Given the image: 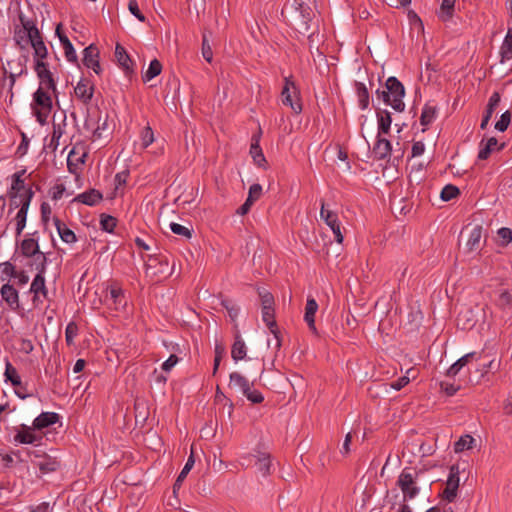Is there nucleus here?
<instances>
[{"instance_id": "f257e3e1", "label": "nucleus", "mask_w": 512, "mask_h": 512, "mask_svg": "<svg viewBox=\"0 0 512 512\" xmlns=\"http://www.w3.org/2000/svg\"><path fill=\"white\" fill-rule=\"evenodd\" d=\"M21 23L22 27L16 28L13 36L17 47L25 49L30 44L34 51L33 57H47L48 49L34 22L21 18Z\"/></svg>"}, {"instance_id": "f03ea898", "label": "nucleus", "mask_w": 512, "mask_h": 512, "mask_svg": "<svg viewBox=\"0 0 512 512\" xmlns=\"http://www.w3.org/2000/svg\"><path fill=\"white\" fill-rule=\"evenodd\" d=\"M376 95L379 99L386 104L391 106L397 112H403L405 109V103L403 97L405 95V89L402 83L396 77H389L386 80L385 88L383 90H377Z\"/></svg>"}, {"instance_id": "7ed1b4c3", "label": "nucleus", "mask_w": 512, "mask_h": 512, "mask_svg": "<svg viewBox=\"0 0 512 512\" xmlns=\"http://www.w3.org/2000/svg\"><path fill=\"white\" fill-rule=\"evenodd\" d=\"M50 91L51 89L38 88L33 94L31 109L41 125L47 122V118L52 110V96Z\"/></svg>"}, {"instance_id": "20e7f679", "label": "nucleus", "mask_w": 512, "mask_h": 512, "mask_svg": "<svg viewBox=\"0 0 512 512\" xmlns=\"http://www.w3.org/2000/svg\"><path fill=\"white\" fill-rule=\"evenodd\" d=\"M20 252L26 258H34L35 266H40L41 271L46 270L47 257L39 250L38 241L32 237L24 238L20 244Z\"/></svg>"}, {"instance_id": "39448f33", "label": "nucleus", "mask_w": 512, "mask_h": 512, "mask_svg": "<svg viewBox=\"0 0 512 512\" xmlns=\"http://www.w3.org/2000/svg\"><path fill=\"white\" fill-rule=\"evenodd\" d=\"M35 61L34 70L39 78V87L43 89H51L54 95L57 93L56 82L52 72L48 68V64L44 61L47 57H33Z\"/></svg>"}, {"instance_id": "423d86ee", "label": "nucleus", "mask_w": 512, "mask_h": 512, "mask_svg": "<svg viewBox=\"0 0 512 512\" xmlns=\"http://www.w3.org/2000/svg\"><path fill=\"white\" fill-rule=\"evenodd\" d=\"M320 218L332 230L337 243L341 244L344 239L341 222L336 212L325 207V201L321 200Z\"/></svg>"}, {"instance_id": "0eeeda50", "label": "nucleus", "mask_w": 512, "mask_h": 512, "mask_svg": "<svg viewBox=\"0 0 512 512\" xmlns=\"http://www.w3.org/2000/svg\"><path fill=\"white\" fill-rule=\"evenodd\" d=\"M397 484L403 493L404 501L413 499L418 493L414 476L409 469H404L398 477Z\"/></svg>"}, {"instance_id": "6e6552de", "label": "nucleus", "mask_w": 512, "mask_h": 512, "mask_svg": "<svg viewBox=\"0 0 512 512\" xmlns=\"http://www.w3.org/2000/svg\"><path fill=\"white\" fill-rule=\"evenodd\" d=\"M281 95L284 105L289 106L297 114L302 111L297 88L295 83L289 78H285V85L282 89Z\"/></svg>"}, {"instance_id": "1a4fd4ad", "label": "nucleus", "mask_w": 512, "mask_h": 512, "mask_svg": "<svg viewBox=\"0 0 512 512\" xmlns=\"http://www.w3.org/2000/svg\"><path fill=\"white\" fill-rule=\"evenodd\" d=\"M87 152L83 146L75 145L69 152L67 157V168L70 173L78 175L85 163Z\"/></svg>"}, {"instance_id": "9d476101", "label": "nucleus", "mask_w": 512, "mask_h": 512, "mask_svg": "<svg viewBox=\"0 0 512 512\" xmlns=\"http://www.w3.org/2000/svg\"><path fill=\"white\" fill-rule=\"evenodd\" d=\"M33 191L31 189L25 190L21 200V207L15 216L16 236H20L26 226L27 212L30 206Z\"/></svg>"}, {"instance_id": "9b49d317", "label": "nucleus", "mask_w": 512, "mask_h": 512, "mask_svg": "<svg viewBox=\"0 0 512 512\" xmlns=\"http://www.w3.org/2000/svg\"><path fill=\"white\" fill-rule=\"evenodd\" d=\"M459 487V468L456 465L451 466L446 487L442 493L443 498L448 502H453L457 496Z\"/></svg>"}, {"instance_id": "f8f14e48", "label": "nucleus", "mask_w": 512, "mask_h": 512, "mask_svg": "<svg viewBox=\"0 0 512 512\" xmlns=\"http://www.w3.org/2000/svg\"><path fill=\"white\" fill-rule=\"evenodd\" d=\"M106 302L111 309L119 311L126 306V299L122 288L113 283L109 286V297H106Z\"/></svg>"}, {"instance_id": "ddd939ff", "label": "nucleus", "mask_w": 512, "mask_h": 512, "mask_svg": "<svg viewBox=\"0 0 512 512\" xmlns=\"http://www.w3.org/2000/svg\"><path fill=\"white\" fill-rule=\"evenodd\" d=\"M83 64L92 69L96 74H100L101 67L99 63V50L98 48L91 44L86 47L83 51Z\"/></svg>"}, {"instance_id": "4468645a", "label": "nucleus", "mask_w": 512, "mask_h": 512, "mask_svg": "<svg viewBox=\"0 0 512 512\" xmlns=\"http://www.w3.org/2000/svg\"><path fill=\"white\" fill-rule=\"evenodd\" d=\"M36 269L38 270L37 275L34 277L31 286H30V292L34 294L33 302L36 303L39 300V296L42 295L43 297L47 296V288L45 284V271H41L40 266H37Z\"/></svg>"}, {"instance_id": "2eb2a0df", "label": "nucleus", "mask_w": 512, "mask_h": 512, "mask_svg": "<svg viewBox=\"0 0 512 512\" xmlns=\"http://www.w3.org/2000/svg\"><path fill=\"white\" fill-rule=\"evenodd\" d=\"M74 93L78 100L87 104L93 97L94 85L88 79H81L74 88Z\"/></svg>"}, {"instance_id": "dca6fc26", "label": "nucleus", "mask_w": 512, "mask_h": 512, "mask_svg": "<svg viewBox=\"0 0 512 512\" xmlns=\"http://www.w3.org/2000/svg\"><path fill=\"white\" fill-rule=\"evenodd\" d=\"M262 195V186L260 184H253L250 186L249 188V193H248V197L246 199V201L238 208L237 210V214L239 215H246L252 205L258 200L260 199Z\"/></svg>"}, {"instance_id": "f3484780", "label": "nucleus", "mask_w": 512, "mask_h": 512, "mask_svg": "<svg viewBox=\"0 0 512 512\" xmlns=\"http://www.w3.org/2000/svg\"><path fill=\"white\" fill-rule=\"evenodd\" d=\"M34 429V426L21 425L14 436V440L21 444H33L41 440V436L36 435Z\"/></svg>"}, {"instance_id": "a211bd4d", "label": "nucleus", "mask_w": 512, "mask_h": 512, "mask_svg": "<svg viewBox=\"0 0 512 512\" xmlns=\"http://www.w3.org/2000/svg\"><path fill=\"white\" fill-rule=\"evenodd\" d=\"M55 33L58 36L60 43L62 44L66 59L69 62H73V63L76 62L77 55H76L75 49H74L72 43L70 42V40L68 39V37L61 32V24L57 25Z\"/></svg>"}, {"instance_id": "6ab92c4d", "label": "nucleus", "mask_w": 512, "mask_h": 512, "mask_svg": "<svg viewBox=\"0 0 512 512\" xmlns=\"http://www.w3.org/2000/svg\"><path fill=\"white\" fill-rule=\"evenodd\" d=\"M262 320L270 329V332L274 335L276 339V347L279 348L281 343L279 339V331L277 329L275 315H274V307L273 308H262Z\"/></svg>"}, {"instance_id": "aec40b11", "label": "nucleus", "mask_w": 512, "mask_h": 512, "mask_svg": "<svg viewBox=\"0 0 512 512\" xmlns=\"http://www.w3.org/2000/svg\"><path fill=\"white\" fill-rule=\"evenodd\" d=\"M317 310L318 304L316 300L314 298H308L305 306L304 320L313 333H317L315 325V314Z\"/></svg>"}, {"instance_id": "412c9836", "label": "nucleus", "mask_w": 512, "mask_h": 512, "mask_svg": "<svg viewBox=\"0 0 512 512\" xmlns=\"http://www.w3.org/2000/svg\"><path fill=\"white\" fill-rule=\"evenodd\" d=\"M1 296L11 309L19 308L18 291L12 285L4 284L1 288Z\"/></svg>"}, {"instance_id": "4be33fe9", "label": "nucleus", "mask_w": 512, "mask_h": 512, "mask_svg": "<svg viewBox=\"0 0 512 512\" xmlns=\"http://www.w3.org/2000/svg\"><path fill=\"white\" fill-rule=\"evenodd\" d=\"M503 145L498 147V140L495 137L489 138L487 141L482 140L479 144L478 159L486 160L494 150H500Z\"/></svg>"}, {"instance_id": "5701e85b", "label": "nucleus", "mask_w": 512, "mask_h": 512, "mask_svg": "<svg viewBox=\"0 0 512 512\" xmlns=\"http://www.w3.org/2000/svg\"><path fill=\"white\" fill-rule=\"evenodd\" d=\"M392 146L389 140L377 135V141L373 148V153L378 159H385L390 156Z\"/></svg>"}, {"instance_id": "b1692460", "label": "nucleus", "mask_w": 512, "mask_h": 512, "mask_svg": "<svg viewBox=\"0 0 512 512\" xmlns=\"http://www.w3.org/2000/svg\"><path fill=\"white\" fill-rule=\"evenodd\" d=\"M59 420V415L55 412H43L33 421V426L36 429H43L50 425L55 424Z\"/></svg>"}, {"instance_id": "393cba45", "label": "nucleus", "mask_w": 512, "mask_h": 512, "mask_svg": "<svg viewBox=\"0 0 512 512\" xmlns=\"http://www.w3.org/2000/svg\"><path fill=\"white\" fill-rule=\"evenodd\" d=\"M501 63L512 60V23L500 47Z\"/></svg>"}, {"instance_id": "a878e982", "label": "nucleus", "mask_w": 512, "mask_h": 512, "mask_svg": "<svg viewBox=\"0 0 512 512\" xmlns=\"http://www.w3.org/2000/svg\"><path fill=\"white\" fill-rule=\"evenodd\" d=\"M101 200H102V194L95 189L83 192L74 198V201H77V202H80V203H83V204L89 205V206L96 205Z\"/></svg>"}, {"instance_id": "bb28decb", "label": "nucleus", "mask_w": 512, "mask_h": 512, "mask_svg": "<svg viewBox=\"0 0 512 512\" xmlns=\"http://www.w3.org/2000/svg\"><path fill=\"white\" fill-rule=\"evenodd\" d=\"M34 464L39 468L42 474L54 472L60 466L59 462L50 456H43Z\"/></svg>"}, {"instance_id": "cd10ccee", "label": "nucleus", "mask_w": 512, "mask_h": 512, "mask_svg": "<svg viewBox=\"0 0 512 512\" xmlns=\"http://www.w3.org/2000/svg\"><path fill=\"white\" fill-rule=\"evenodd\" d=\"M256 465L262 476L267 477L272 473V461L269 454L261 452L257 455Z\"/></svg>"}, {"instance_id": "c85d7f7f", "label": "nucleus", "mask_w": 512, "mask_h": 512, "mask_svg": "<svg viewBox=\"0 0 512 512\" xmlns=\"http://www.w3.org/2000/svg\"><path fill=\"white\" fill-rule=\"evenodd\" d=\"M247 353V347L245 342L241 339L239 335H236L235 341L232 345L231 349V357L235 362H238L245 358Z\"/></svg>"}, {"instance_id": "c756f323", "label": "nucleus", "mask_w": 512, "mask_h": 512, "mask_svg": "<svg viewBox=\"0 0 512 512\" xmlns=\"http://www.w3.org/2000/svg\"><path fill=\"white\" fill-rule=\"evenodd\" d=\"M251 383L249 382V380L244 377L242 374L238 373V372H232L230 374V381H229V387L232 388V389H236V390H239L240 392L242 391H247L248 390V386L250 385Z\"/></svg>"}, {"instance_id": "7c9ffc66", "label": "nucleus", "mask_w": 512, "mask_h": 512, "mask_svg": "<svg viewBox=\"0 0 512 512\" xmlns=\"http://www.w3.org/2000/svg\"><path fill=\"white\" fill-rule=\"evenodd\" d=\"M378 120V135L388 134L390 132L392 118L387 110H383L377 114Z\"/></svg>"}, {"instance_id": "2f4dec72", "label": "nucleus", "mask_w": 512, "mask_h": 512, "mask_svg": "<svg viewBox=\"0 0 512 512\" xmlns=\"http://www.w3.org/2000/svg\"><path fill=\"white\" fill-rule=\"evenodd\" d=\"M476 353L471 352L464 356H462L460 359H458L455 363H453L449 369L447 370V376L454 377L456 376L459 371L466 366L468 363L472 361V359L475 357Z\"/></svg>"}, {"instance_id": "473e14b6", "label": "nucleus", "mask_w": 512, "mask_h": 512, "mask_svg": "<svg viewBox=\"0 0 512 512\" xmlns=\"http://www.w3.org/2000/svg\"><path fill=\"white\" fill-rule=\"evenodd\" d=\"M54 223L62 241L69 244L76 242L77 238L75 233L71 229L66 227V225L62 221H60L59 219H55Z\"/></svg>"}, {"instance_id": "72a5a7b5", "label": "nucleus", "mask_w": 512, "mask_h": 512, "mask_svg": "<svg viewBox=\"0 0 512 512\" xmlns=\"http://www.w3.org/2000/svg\"><path fill=\"white\" fill-rule=\"evenodd\" d=\"M250 155L253 158L256 165H258L259 167H264L266 159L264 157L262 149L259 146L258 138H253V142L251 143L250 147Z\"/></svg>"}, {"instance_id": "f704fd0d", "label": "nucleus", "mask_w": 512, "mask_h": 512, "mask_svg": "<svg viewBox=\"0 0 512 512\" xmlns=\"http://www.w3.org/2000/svg\"><path fill=\"white\" fill-rule=\"evenodd\" d=\"M355 89L358 97L359 106L362 110L369 106V92L364 83L356 82Z\"/></svg>"}, {"instance_id": "c9c22d12", "label": "nucleus", "mask_w": 512, "mask_h": 512, "mask_svg": "<svg viewBox=\"0 0 512 512\" xmlns=\"http://www.w3.org/2000/svg\"><path fill=\"white\" fill-rule=\"evenodd\" d=\"M115 57L119 63V65L126 71H129L130 68V57L127 54L125 48L120 44H117L115 47Z\"/></svg>"}, {"instance_id": "e433bc0d", "label": "nucleus", "mask_w": 512, "mask_h": 512, "mask_svg": "<svg viewBox=\"0 0 512 512\" xmlns=\"http://www.w3.org/2000/svg\"><path fill=\"white\" fill-rule=\"evenodd\" d=\"M4 376L14 387L21 386V377L19 376L16 368L9 361L6 362Z\"/></svg>"}, {"instance_id": "4c0bfd02", "label": "nucleus", "mask_w": 512, "mask_h": 512, "mask_svg": "<svg viewBox=\"0 0 512 512\" xmlns=\"http://www.w3.org/2000/svg\"><path fill=\"white\" fill-rule=\"evenodd\" d=\"M162 71V64L154 59L150 62L148 69L143 74L142 78L144 82H148L158 76Z\"/></svg>"}, {"instance_id": "58836bf2", "label": "nucleus", "mask_w": 512, "mask_h": 512, "mask_svg": "<svg viewBox=\"0 0 512 512\" xmlns=\"http://www.w3.org/2000/svg\"><path fill=\"white\" fill-rule=\"evenodd\" d=\"M481 237L482 228L478 225L474 226L470 231V235L467 241V246L470 250H475L479 247Z\"/></svg>"}, {"instance_id": "ea45409f", "label": "nucleus", "mask_w": 512, "mask_h": 512, "mask_svg": "<svg viewBox=\"0 0 512 512\" xmlns=\"http://www.w3.org/2000/svg\"><path fill=\"white\" fill-rule=\"evenodd\" d=\"M436 117V108L434 106L426 104L423 107L421 117H420V123L422 126H428L430 125Z\"/></svg>"}, {"instance_id": "a19ab883", "label": "nucleus", "mask_w": 512, "mask_h": 512, "mask_svg": "<svg viewBox=\"0 0 512 512\" xmlns=\"http://www.w3.org/2000/svg\"><path fill=\"white\" fill-rule=\"evenodd\" d=\"M474 443L475 439L471 435H464L454 444V451L460 453L472 449Z\"/></svg>"}, {"instance_id": "79ce46f5", "label": "nucleus", "mask_w": 512, "mask_h": 512, "mask_svg": "<svg viewBox=\"0 0 512 512\" xmlns=\"http://www.w3.org/2000/svg\"><path fill=\"white\" fill-rule=\"evenodd\" d=\"M26 170H21L13 174L12 176V184L11 190L15 193H19L20 191L25 189L23 176L25 175Z\"/></svg>"}, {"instance_id": "37998d69", "label": "nucleus", "mask_w": 512, "mask_h": 512, "mask_svg": "<svg viewBox=\"0 0 512 512\" xmlns=\"http://www.w3.org/2000/svg\"><path fill=\"white\" fill-rule=\"evenodd\" d=\"M454 4H455V0H443L442 1L440 11H439V17L442 20L446 21L452 16Z\"/></svg>"}, {"instance_id": "c03bdc74", "label": "nucleus", "mask_w": 512, "mask_h": 512, "mask_svg": "<svg viewBox=\"0 0 512 512\" xmlns=\"http://www.w3.org/2000/svg\"><path fill=\"white\" fill-rule=\"evenodd\" d=\"M459 194L460 190L458 189V187L449 184L442 189L440 197L443 201H450L456 198Z\"/></svg>"}, {"instance_id": "a18cd8bd", "label": "nucleus", "mask_w": 512, "mask_h": 512, "mask_svg": "<svg viewBox=\"0 0 512 512\" xmlns=\"http://www.w3.org/2000/svg\"><path fill=\"white\" fill-rule=\"evenodd\" d=\"M78 335V326L75 322H70L65 329V340L67 345L74 344V339Z\"/></svg>"}, {"instance_id": "49530a36", "label": "nucleus", "mask_w": 512, "mask_h": 512, "mask_svg": "<svg viewBox=\"0 0 512 512\" xmlns=\"http://www.w3.org/2000/svg\"><path fill=\"white\" fill-rule=\"evenodd\" d=\"M407 375L402 376L397 381H394L390 384V387L394 390H401L403 387H405L410 382V375L412 378H415L414 370L409 369L406 372Z\"/></svg>"}, {"instance_id": "de8ad7c7", "label": "nucleus", "mask_w": 512, "mask_h": 512, "mask_svg": "<svg viewBox=\"0 0 512 512\" xmlns=\"http://www.w3.org/2000/svg\"><path fill=\"white\" fill-rule=\"evenodd\" d=\"M500 94L498 92H494L488 102L485 115L488 117H492L493 113L495 112L496 108L498 107L500 103Z\"/></svg>"}, {"instance_id": "09e8293b", "label": "nucleus", "mask_w": 512, "mask_h": 512, "mask_svg": "<svg viewBox=\"0 0 512 512\" xmlns=\"http://www.w3.org/2000/svg\"><path fill=\"white\" fill-rule=\"evenodd\" d=\"M116 218L110 216V215H102L100 224L101 228L104 231L107 232H113L114 228L116 227Z\"/></svg>"}, {"instance_id": "8fccbe9b", "label": "nucleus", "mask_w": 512, "mask_h": 512, "mask_svg": "<svg viewBox=\"0 0 512 512\" xmlns=\"http://www.w3.org/2000/svg\"><path fill=\"white\" fill-rule=\"evenodd\" d=\"M202 56L203 58L211 63L212 62V59H213V52H212V48L209 44V40H208V37L206 35V33L203 34V39H202Z\"/></svg>"}, {"instance_id": "3c124183", "label": "nucleus", "mask_w": 512, "mask_h": 512, "mask_svg": "<svg viewBox=\"0 0 512 512\" xmlns=\"http://www.w3.org/2000/svg\"><path fill=\"white\" fill-rule=\"evenodd\" d=\"M154 142V133L150 126L144 127L141 132V143L143 148H147L150 144Z\"/></svg>"}, {"instance_id": "603ef678", "label": "nucleus", "mask_w": 512, "mask_h": 512, "mask_svg": "<svg viewBox=\"0 0 512 512\" xmlns=\"http://www.w3.org/2000/svg\"><path fill=\"white\" fill-rule=\"evenodd\" d=\"M170 229L174 234L183 236L187 239H190L192 237V231L189 228H187L183 225H180L178 223H174V222L171 223Z\"/></svg>"}, {"instance_id": "864d4df0", "label": "nucleus", "mask_w": 512, "mask_h": 512, "mask_svg": "<svg viewBox=\"0 0 512 512\" xmlns=\"http://www.w3.org/2000/svg\"><path fill=\"white\" fill-rule=\"evenodd\" d=\"M511 122V114L509 111L504 112L495 124V129L504 132Z\"/></svg>"}, {"instance_id": "5fc2aeb1", "label": "nucleus", "mask_w": 512, "mask_h": 512, "mask_svg": "<svg viewBox=\"0 0 512 512\" xmlns=\"http://www.w3.org/2000/svg\"><path fill=\"white\" fill-rule=\"evenodd\" d=\"M194 464H195V459H194V455H193V451H192L190 456L188 457L187 462L184 465L182 471L178 475V482L184 481V479L186 478V476L188 475V473L190 472V470L192 469Z\"/></svg>"}, {"instance_id": "6e6d98bb", "label": "nucleus", "mask_w": 512, "mask_h": 512, "mask_svg": "<svg viewBox=\"0 0 512 512\" xmlns=\"http://www.w3.org/2000/svg\"><path fill=\"white\" fill-rule=\"evenodd\" d=\"M497 305L502 309L510 308L512 306L511 294L508 291L501 292L497 300Z\"/></svg>"}, {"instance_id": "4d7b16f0", "label": "nucleus", "mask_w": 512, "mask_h": 512, "mask_svg": "<svg viewBox=\"0 0 512 512\" xmlns=\"http://www.w3.org/2000/svg\"><path fill=\"white\" fill-rule=\"evenodd\" d=\"M128 9L139 21L145 22L146 18L144 14L140 11L138 3L136 0H130L128 3Z\"/></svg>"}, {"instance_id": "13d9d810", "label": "nucleus", "mask_w": 512, "mask_h": 512, "mask_svg": "<svg viewBox=\"0 0 512 512\" xmlns=\"http://www.w3.org/2000/svg\"><path fill=\"white\" fill-rule=\"evenodd\" d=\"M260 297H261L262 308H273L274 307V298L271 293H269V292L260 293Z\"/></svg>"}, {"instance_id": "bf43d9fd", "label": "nucleus", "mask_w": 512, "mask_h": 512, "mask_svg": "<svg viewBox=\"0 0 512 512\" xmlns=\"http://www.w3.org/2000/svg\"><path fill=\"white\" fill-rule=\"evenodd\" d=\"M441 390L447 395V396H453L458 390L459 386H456L452 383L448 382H441L440 384Z\"/></svg>"}, {"instance_id": "052dcab7", "label": "nucleus", "mask_w": 512, "mask_h": 512, "mask_svg": "<svg viewBox=\"0 0 512 512\" xmlns=\"http://www.w3.org/2000/svg\"><path fill=\"white\" fill-rule=\"evenodd\" d=\"M501 361L493 358L489 361V363L485 364L481 370L482 376L486 374L489 370L498 371L500 368Z\"/></svg>"}, {"instance_id": "680f3d73", "label": "nucleus", "mask_w": 512, "mask_h": 512, "mask_svg": "<svg viewBox=\"0 0 512 512\" xmlns=\"http://www.w3.org/2000/svg\"><path fill=\"white\" fill-rule=\"evenodd\" d=\"M498 235L501 238L502 242L508 244L512 242V230L510 228H500L498 230Z\"/></svg>"}, {"instance_id": "e2e57ef3", "label": "nucleus", "mask_w": 512, "mask_h": 512, "mask_svg": "<svg viewBox=\"0 0 512 512\" xmlns=\"http://www.w3.org/2000/svg\"><path fill=\"white\" fill-rule=\"evenodd\" d=\"M179 361V358L172 354L169 358L162 364V370L165 372H169Z\"/></svg>"}, {"instance_id": "0e129e2a", "label": "nucleus", "mask_w": 512, "mask_h": 512, "mask_svg": "<svg viewBox=\"0 0 512 512\" xmlns=\"http://www.w3.org/2000/svg\"><path fill=\"white\" fill-rule=\"evenodd\" d=\"M66 188L63 184L55 185L51 190V197L53 200H59L62 198Z\"/></svg>"}, {"instance_id": "69168bd1", "label": "nucleus", "mask_w": 512, "mask_h": 512, "mask_svg": "<svg viewBox=\"0 0 512 512\" xmlns=\"http://www.w3.org/2000/svg\"><path fill=\"white\" fill-rule=\"evenodd\" d=\"M222 305L226 308L229 316L233 320L237 318L239 309L235 305H232L229 301H222Z\"/></svg>"}, {"instance_id": "338daca9", "label": "nucleus", "mask_w": 512, "mask_h": 512, "mask_svg": "<svg viewBox=\"0 0 512 512\" xmlns=\"http://www.w3.org/2000/svg\"><path fill=\"white\" fill-rule=\"evenodd\" d=\"M247 399L254 404H259V403L263 402L264 397L260 391L252 388V391L248 395Z\"/></svg>"}, {"instance_id": "774afa93", "label": "nucleus", "mask_w": 512, "mask_h": 512, "mask_svg": "<svg viewBox=\"0 0 512 512\" xmlns=\"http://www.w3.org/2000/svg\"><path fill=\"white\" fill-rule=\"evenodd\" d=\"M425 151V145L423 142L421 141H417L415 142L413 145H412V156L413 157H418V156H421Z\"/></svg>"}]
</instances>
